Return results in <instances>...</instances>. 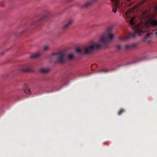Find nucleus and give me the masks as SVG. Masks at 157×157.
Listing matches in <instances>:
<instances>
[{"mask_svg":"<svg viewBox=\"0 0 157 157\" xmlns=\"http://www.w3.org/2000/svg\"><path fill=\"white\" fill-rule=\"evenodd\" d=\"M129 22V24L132 25H133L134 24V19L133 18H131Z\"/></svg>","mask_w":157,"mask_h":157,"instance_id":"nucleus-16","label":"nucleus"},{"mask_svg":"<svg viewBox=\"0 0 157 157\" xmlns=\"http://www.w3.org/2000/svg\"><path fill=\"white\" fill-rule=\"evenodd\" d=\"M126 16H128V13H126Z\"/></svg>","mask_w":157,"mask_h":157,"instance_id":"nucleus-22","label":"nucleus"},{"mask_svg":"<svg viewBox=\"0 0 157 157\" xmlns=\"http://www.w3.org/2000/svg\"><path fill=\"white\" fill-rule=\"evenodd\" d=\"M137 46V44L135 43L132 44L125 45L124 49L126 50H130L136 47Z\"/></svg>","mask_w":157,"mask_h":157,"instance_id":"nucleus-9","label":"nucleus"},{"mask_svg":"<svg viewBox=\"0 0 157 157\" xmlns=\"http://www.w3.org/2000/svg\"><path fill=\"white\" fill-rule=\"evenodd\" d=\"M50 15V13L48 11H47L46 12L45 14L40 19H39L37 21L35 22L33 24L34 25H37L39 24V22L45 19L46 18L49 16Z\"/></svg>","mask_w":157,"mask_h":157,"instance_id":"nucleus-8","label":"nucleus"},{"mask_svg":"<svg viewBox=\"0 0 157 157\" xmlns=\"http://www.w3.org/2000/svg\"><path fill=\"white\" fill-rule=\"evenodd\" d=\"M145 1H146V0H143L142 1H141V2H140V3H139V5L140 6L142 4H143L144 3Z\"/></svg>","mask_w":157,"mask_h":157,"instance_id":"nucleus-19","label":"nucleus"},{"mask_svg":"<svg viewBox=\"0 0 157 157\" xmlns=\"http://www.w3.org/2000/svg\"><path fill=\"white\" fill-rule=\"evenodd\" d=\"M21 72H28L33 71L32 68L29 67L26 65H21L18 69Z\"/></svg>","mask_w":157,"mask_h":157,"instance_id":"nucleus-5","label":"nucleus"},{"mask_svg":"<svg viewBox=\"0 0 157 157\" xmlns=\"http://www.w3.org/2000/svg\"><path fill=\"white\" fill-rule=\"evenodd\" d=\"M116 48L118 50H120L121 49V46L120 45H117L116 46Z\"/></svg>","mask_w":157,"mask_h":157,"instance_id":"nucleus-18","label":"nucleus"},{"mask_svg":"<svg viewBox=\"0 0 157 157\" xmlns=\"http://www.w3.org/2000/svg\"><path fill=\"white\" fill-rule=\"evenodd\" d=\"M125 111V110L124 109H121L120 111H118L117 114L118 115H120L124 113Z\"/></svg>","mask_w":157,"mask_h":157,"instance_id":"nucleus-14","label":"nucleus"},{"mask_svg":"<svg viewBox=\"0 0 157 157\" xmlns=\"http://www.w3.org/2000/svg\"><path fill=\"white\" fill-rule=\"evenodd\" d=\"M129 64V63H127L126 65H128Z\"/></svg>","mask_w":157,"mask_h":157,"instance_id":"nucleus-24","label":"nucleus"},{"mask_svg":"<svg viewBox=\"0 0 157 157\" xmlns=\"http://www.w3.org/2000/svg\"><path fill=\"white\" fill-rule=\"evenodd\" d=\"M107 71H108L106 69H104L103 70L99 71V72H103V73L106 72H107Z\"/></svg>","mask_w":157,"mask_h":157,"instance_id":"nucleus-17","label":"nucleus"},{"mask_svg":"<svg viewBox=\"0 0 157 157\" xmlns=\"http://www.w3.org/2000/svg\"><path fill=\"white\" fill-rule=\"evenodd\" d=\"M157 26V20H151L145 24L139 25L136 28H134V33H129V36L120 37V40L121 41L128 40L130 38L135 37L137 33L139 36H145L143 38V41L145 43H149L150 36L152 34L151 32L149 31V28L151 26Z\"/></svg>","mask_w":157,"mask_h":157,"instance_id":"nucleus-1","label":"nucleus"},{"mask_svg":"<svg viewBox=\"0 0 157 157\" xmlns=\"http://www.w3.org/2000/svg\"><path fill=\"white\" fill-rule=\"evenodd\" d=\"M73 0H68V2H71L73 1Z\"/></svg>","mask_w":157,"mask_h":157,"instance_id":"nucleus-21","label":"nucleus"},{"mask_svg":"<svg viewBox=\"0 0 157 157\" xmlns=\"http://www.w3.org/2000/svg\"><path fill=\"white\" fill-rule=\"evenodd\" d=\"M41 52H38L37 53L33 54L31 56L30 58L32 59H36L41 56Z\"/></svg>","mask_w":157,"mask_h":157,"instance_id":"nucleus-10","label":"nucleus"},{"mask_svg":"<svg viewBox=\"0 0 157 157\" xmlns=\"http://www.w3.org/2000/svg\"><path fill=\"white\" fill-rule=\"evenodd\" d=\"M114 38V36L113 33V28L109 27L107 29L105 33L98 41V43H93L91 45L85 46L82 49L77 48L76 52L77 53L82 54H87L91 53L94 51L97 50L101 47L104 46V45L106 43L111 41Z\"/></svg>","mask_w":157,"mask_h":157,"instance_id":"nucleus-2","label":"nucleus"},{"mask_svg":"<svg viewBox=\"0 0 157 157\" xmlns=\"http://www.w3.org/2000/svg\"><path fill=\"white\" fill-rule=\"evenodd\" d=\"M65 53L63 51L53 53L50 57V61L55 63H63L65 62Z\"/></svg>","mask_w":157,"mask_h":157,"instance_id":"nucleus-3","label":"nucleus"},{"mask_svg":"<svg viewBox=\"0 0 157 157\" xmlns=\"http://www.w3.org/2000/svg\"><path fill=\"white\" fill-rule=\"evenodd\" d=\"M25 89L24 90V92L25 93H27L28 94H30L31 92L29 90V89L28 88V86L26 85H25Z\"/></svg>","mask_w":157,"mask_h":157,"instance_id":"nucleus-11","label":"nucleus"},{"mask_svg":"<svg viewBox=\"0 0 157 157\" xmlns=\"http://www.w3.org/2000/svg\"><path fill=\"white\" fill-rule=\"evenodd\" d=\"M49 69H46L44 68H41L40 70V72L44 73H46L47 72H49Z\"/></svg>","mask_w":157,"mask_h":157,"instance_id":"nucleus-13","label":"nucleus"},{"mask_svg":"<svg viewBox=\"0 0 157 157\" xmlns=\"http://www.w3.org/2000/svg\"><path fill=\"white\" fill-rule=\"evenodd\" d=\"M155 33L156 35H157V29L155 30Z\"/></svg>","mask_w":157,"mask_h":157,"instance_id":"nucleus-20","label":"nucleus"},{"mask_svg":"<svg viewBox=\"0 0 157 157\" xmlns=\"http://www.w3.org/2000/svg\"><path fill=\"white\" fill-rule=\"evenodd\" d=\"M73 20L72 18L69 19L66 21L62 26V30L64 31L67 30L73 24Z\"/></svg>","mask_w":157,"mask_h":157,"instance_id":"nucleus-4","label":"nucleus"},{"mask_svg":"<svg viewBox=\"0 0 157 157\" xmlns=\"http://www.w3.org/2000/svg\"><path fill=\"white\" fill-rule=\"evenodd\" d=\"M49 48V46L47 45H44L43 47L44 51H47Z\"/></svg>","mask_w":157,"mask_h":157,"instance_id":"nucleus-15","label":"nucleus"},{"mask_svg":"<svg viewBox=\"0 0 157 157\" xmlns=\"http://www.w3.org/2000/svg\"><path fill=\"white\" fill-rule=\"evenodd\" d=\"M106 144H107V145H109V143H108V142H106Z\"/></svg>","mask_w":157,"mask_h":157,"instance_id":"nucleus-23","label":"nucleus"},{"mask_svg":"<svg viewBox=\"0 0 157 157\" xmlns=\"http://www.w3.org/2000/svg\"><path fill=\"white\" fill-rule=\"evenodd\" d=\"M67 58L69 60H72L74 59V56L73 54H69L67 56Z\"/></svg>","mask_w":157,"mask_h":157,"instance_id":"nucleus-12","label":"nucleus"},{"mask_svg":"<svg viewBox=\"0 0 157 157\" xmlns=\"http://www.w3.org/2000/svg\"><path fill=\"white\" fill-rule=\"evenodd\" d=\"M113 2L115 6L113 7L112 11L114 13L117 11V9L118 6V5L120 4V0H111ZM127 1H129L131 0H126Z\"/></svg>","mask_w":157,"mask_h":157,"instance_id":"nucleus-6","label":"nucleus"},{"mask_svg":"<svg viewBox=\"0 0 157 157\" xmlns=\"http://www.w3.org/2000/svg\"><path fill=\"white\" fill-rule=\"evenodd\" d=\"M98 0H89L86 2L82 6V8H87L90 6L91 5L95 3Z\"/></svg>","mask_w":157,"mask_h":157,"instance_id":"nucleus-7","label":"nucleus"}]
</instances>
